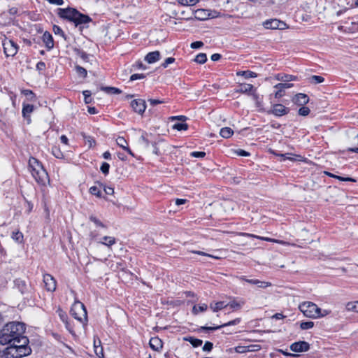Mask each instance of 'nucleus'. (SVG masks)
Masks as SVG:
<instances>
[{"label":"nucleus","instance_id":"nucleus-1","mask_svg":"<svg viewBox=\"0 0 358 358\" xmlns=\"http://www.w3.org/2000/svg\"><path fill=\"white\" fill-rule=\"evenodd\" d=\"M25 324L21 322H10L6 323L0 330V344L9 345L6 348V355L12 358H22L29 355L31 349L29 345V341L24 336Z\"/></svg>","mask_w":358,"mask_h":358},{"label":"nucleus","instance_id":"nucleus-2","mask_svg":"<svg viewBox=\"0 0 358 358\" xmlns=\"http://www.w3.org/2000/svg\"><path fill=\"white\" fill-rule=\"evenodd\" d=\"M29 170L38 185H45L46 182L49 181L46 170L37 159L32 157L29 158Z\"/></svg>","mask_w":358,"mask_h":358},{"label":"nucleus","instance_id":"nucleus-3","mask_svg":"<svg viewBox=\"0 0 358 358\" xmlns=\"http://www.w3.org/2000/svg\"><path fill=\"white\" fill-rule=\"evenodd\" d=\"M71 315L82 324L87 321V313L84 304L78 301L74 302L70 310Z\"/></svg>","mask_w":358,"mask_h":358},{"label":"nucleus","instance_id":"nucleus-4","mask_svg":"<svg viewBox=\"0 0 358 358\" xmlns=\"http://www.w3.org/2000/svg\"><path fill=\"white\" fill-rule=\"evenodd\" d=\"M299 310L303 313L306 317L310 318H319L320 308L310 301H305L299 305Z\"/></svg>","mask_w":358,"mask_h":358},{"label":"nucleus","instance_id":"nucleus-5","mask_svg":"<svg viewBox=\"0 0 358 358\" xmlns=\"http://www.w3.org/2000/svg\"><path fill=\"white\" fill-rule=\"evenodd\" d=\"M77 13L78 10L72 7L66 8H59L57 9V14L60 18L71 22H73Z\"/></svg>","mask_w":358,"mask_h":358},{"label":"nucleus","instance_id":"nucleus-6","mask_svg":"<svg viewBox=\"0 0 358 358\" xmlns=\"http://www.w3.org/2000/svg\"><path fill=\"white\" fill-rule=\"evenodd\" d=\"M3 48L6 56L13 57L18 51L19 46L13 40L5 38L3 41Z\"/></svg>","mask_w":358,"mask_h":358},{"label":"nucleus","instance_id":"nucleus-7","mask_svg":"<svg viewBox=\"0 0 358 358\" xmlns=\"http://www.w3.org/2000/svg\"><path fill=\"white\" fill-rule=\"evenodd\" d=\"M241 322V319L240 318H236L233 320H231L227 323H224L223 324H221V325H218V326H215V327H206V326H202V327H200L199 328H198L197 329V331L199 333H201V332H209L210 331H215V330H217V329H220L222 327H228V326H232V325H236L238 324H239Z\"/></svg>","mask_w":358,"mask_h":358},{"label":"nucleus","instance_id":"nucleus-8","mask_svg":"<svg viewBox=\"0 0 358 358\" xmlns=\"http://www.w3.org/2000/svg\"><path fill=\"white\" fill-rule=\"evenodd\" d=\"M264 27L266 29H285L286 28V23L277 19L267 20L264 22Z\"/></svg>","mask_w":358,"mask_h":358},{"label":"nucleus","instance_id":"nucleus-9","mask_svg":"<svg viewBox=\"0 0 358 358\" xmlns=\"http://www.w3.org/2000/svg\"><path fill=\"white\" fill-rule=\"evenodd\" d=\"M289 108L282 104L275 103L273 105L272 109L268 111V114H272L276 117H281L288 114Z\"/></svg>","mask_w":358,"mask_h":358},{"label":"nucleus","instance_id":"nucleus-10","mask_svg":"<svg viewBox=\"0 0 358 358\" xmlns=\"http://www.w3.org/2000/svg\"><path fill=\"white\" fill-rule=\"evenodd\" d=\"M130 106L133 110L139 115H142L146 108L145 101L141 99H137L131 101Z\"/></svg>","mask_w":358,"mask_h":358},{"label":"nucleus","instance_id":"nucleus-11","mask_svg":"<svg viewBox=\"0 0 358 358\" xmlns=\"http://www.w3.org/2000/svg\"><path fill=\"white\" fill-rule=\"evenodd\" d=\"M43 282L45 289L48 292H54L56 289L57 282L56 280L50 274L43 275Z\"/></svg>","mask_w":358,"mask_h":358},{"label":"nucleus","instance_id":"nucleus-12","mask_svg":"<svg viewBox=\"0 0 358 358\" xmlns=\"http://www.w3.org/2000/svg\"><path fill=\"white\" fill-rule=\"evenodd\" d=\"M92 21V19L89 15L83 14L78 10L73 23L76 27L80 26V28H83V25L88 24Z\"/></svg>","mask_w":358,"mask_h":358},{"label":"nucleus","instance_id":"nucleus-13","mask_svg":"<svg viewBox=\"0 0 358 358\" xmlns=\"http://www.w3.org/2000/svg\"><path fill=\"white\" fill-rule=\"evenodd\" d=\"M292 351L295 352H307L310 349V344L306 341H299L290 345Z\"/></svg>","mask_w":358,"mask_h":358},{"label":"nucleus","instance_id":"nucleus-14","mask_svg":"<svg viewBox=\"0 0 358 358\" xmlns=\"http://www.w3.org/2000/svg\"><path fill=\"white\" fill-rule=\"evenodd\" d=\"M42 40L48 50H50L54 48L53 37L49 31H46L43 33Z\"/></svg>","mask_w":358,"mask_h":358},{"label":"nucleus","instance_id":"nucleus-15","mask_svg":"<svg viewBox=\"0 0 358 358\" xmlns=\"http://www.w3.org/2000/svg\"><path fill=\"white\" fill-rule=\"evenodd\" d=\"M292 101L298 106H304L309 101V98L306 94L299 93L293 97Z\"/></svg>","mask_w":358,"mask_h":358},{"label":"nucleus","instance_id":"nucleus-16","mask_svg":"<svg viewBox=\"0 0 358 358\" xmlns=\"http://www.w3.org/2000/svg\"><path fill=\"white\" fill-rule=\"evenodd\" d=\"M33 110H34L33 105L26 104L24 103H23L22 115L23 117L27 120L28 124L31 123L30 114L33 112Z\"/></svg>","mask_w":358,"mask_h":358},{"label":"nucleus","instance_id":"nucleus-17","mask_svg":"<svg viewBox=\"0 0 358 358\" xmlns=\"http://www.w3.org/2000/svg\"><path fill=\"white\" fill-rule=\"evenodd\" d=\"M161 54L159 51H153L148 52L145 57V61L148 64H153L160 59Z\"/></svg>","mask_w":358,"mask_h":358},{"label":"nucleus","instance_id":"nucleus-18","mask_svg":"<svg viewBox=\"0 0 358 358\" xmlns=\"http://www.w3.org/2000/svg\"><path fill=\"white\" fill-rule=\"evenodd\" d=\"M150 347L155 351H159L163 347L162 340L158 337L151 338L149 342Z\"/></svg>","mask_w":358,"mask_h":358},{"label":"nucleus","instance_id":"nucleus-19","mask_svg":"<svg viewBox=\"0 0 358 358\" xmlns=\"http://www.w3.org/2000/svg\"><path fill=\"white\" fill-rule=\"evenodd\" d=\"M14 284L22 294L28 292L29 287L24 280L17 278L14 280Z\"/></svg>","mask_w":358,"mask_h":358},{"label":"nucleus","instance_id":"nucleus-20","mask_svg":"<svg viewBox=\"0 0 358 358\" xmlns=\"http://www.w3.org/2000/svg\"><path fill=\"white\" fill-rule=\"evenodd\" d=\"M117 144L121 147L124 150L127 152L130 155L134 156L133 152L127 145V142L124 137L119 136L116 139Z\"/></svg>","mask_w":358,"mask_h":358},{"label":"nucleus","instance_id":"nucleus-21","mask_svg":"<svg viewBox=\"0 0 358 358\" xmlns=\"http://www.w3.org/2000/svg\"><path fill=\"white\" fill-rule=\"evenodd\" d=\"M210 16L209 10L205 9H197L194 13V17L199 20H206Z\"/></svg>","mask_w":358,"mask_h":358},{"label":"nucleus","instance_id":"nucleus-22","mask_svg":"<svg viewBox=\"0 0 358 358\" xmlns=\"http://www.w3.org/2000/svg\"><path fill=\"white\" fill-rule=\"evenodd\" d=\"M152 135L151 134H148L146 132H143L141 136L140 137V142L144 145L145 148H148L150 144L152 145Z\"/></svg>","mask_w":358,"mask_h":358},{"label":"nucleus","instance_id":"nucleus-23","mask_svg":"<svg viewBox=\"0 0 358 358\" xmlns=\"http://www.w3.org/2000/svg\"><path fill=\"white\" fill-rule=\"evenodd\" d=\"M73 52L76 54V55L80 57L84 62H90V55L89 54L86 53L83 50L78 48H73Z\"/></svg>","mask_w":358,"mask_h":358},{"label":"nucleus","instance_id":"nucleus-24","mask_svg":"<svg viewBox=\"0 0 358 358\" xmlns=\"http://www.w3.org/2000/svg\"><path fill=\"white\" fill-rule=\"evenodd\" d=\"M184 340L189 342L194 348H198L203 343V341L193 336L185 337Z\"/></svg>","mask_w":358,"mask_h":358},{"label":"nucleus","instance_id":"nucleus-25","mask_svg":"<svg viewBox=\"0 0 358 358\" xmlns=\"http://www.w3.org/2000/svg\"><path fill=\"white\" fill-rule=\"evenodd\" d=\"M234 134V131L230 127H223L220 129V134L224 138L231 137Z\"/></svg>","mask_w":358,"mask_h":358},{"label":"nucleus","instance_id":"nucleus-26","mask_svg":"<svg viewBox=\"0 0 358 358\" xmlns=\"http://www.w3.org/2000/svg\"><path fill=\"white\" fill-rule=\"evenodd\" d=\"M100 89L108 94H119L122 92L119 88L115 87H101Z\"/></svg>","mask_w":358,"mask_h":358},{"label":"nucleus","instance_id":"nucleus-27","mask_svg":"<svg viewBox=\"0 0 358 358\" xmlns=\"http://www.w3.org/2000/svg\"><path fill=\"white\" fill-rule=\"evenodd\" d=\"M227 307L224 301H218L215 303H210V308L214 311L217 312Z\"/></svg>","mask_w":358,"mask_h":358},{"label":"nucleus","instance_id":"nucleus-28","mask_svg":"<svg viewBox=\"0 0 358 358\" xmlns=\"http://www.w3.org/2000/svg\"><path fill=\"white\" fill-rule=\"evenodd\" d=\"M254 89V86L251 84H241L239 86V89L238 92L241 93H248L252 91Z\"/></svg>","mask_w":358,"mask_h":358},{"label":"nucleus","instance_id":"nucleus-29","mask_svg":"<svg viewBox=\"0 0 358 358\" xmlns=\"http://www.w3.org/2000/svg\"><path fill=\"white\" fill-rule=\"evenodd\" d=\"M237 75L242 76L246 79L257 77V74L255 72L250 70L238 72Z\"/></svg>","mask_w":358,"mask_h":358},{"label":"nucleus","instance_id":"nucleus-30","mask_svg":"<svg viewBox=\"0 0 358 358\" xmlns=\"http://www.w3.org/2000/svg\"><path fill=\"white\" fill-rule=\"evenodd\" d=\"M52 154L57 159H63L64 155L59 146L54 145L51 149Z\"/></svg>","mask_w":358,"mask_h":358},{"label":"nucleus","instance_id":"nucleus-31","mask_svg":"<svg viewBox=\"0 0 358 358\" xmlns=\"http://www.w3.org/2000/svg\"><path fill=\"white\" fill-rule=\"evenodd\" d=\"M208 308V306L206 303L199 304V306H194L192 308V313L197 315L199 312L206 311Z\"/></svg>","mask_w":358,"mask_h":358},{"label":"nucleus","instance_id":"nucleus-32","mask_svg":"<svg viewBox=\"0 0 358 358\" xmlns=\"http://www.w3.org/2000/svg\"><path fill=\"white\" fill-rule=\"evenodd\" d=\"M308 80H309L310 83L314 84V85L322 83L324 81V78L322 76H316V75L310 76L308 78Z\"/></svg>","mask_w":358,"mask_h":358},{"label":"nucleus","instance_id":"nucleus-33","mask_svg":"<svg viewBox=\"0 0 358 358\" xmlns=\"http://www.w3.org/2000/svg\"><path fill=\"white\" fill-rule=\"evenodd\" d=\"M82 136L83 137L85 143L86 144H88L90 148H92V146L95 145L96 141L93 137L86 135L85 134H83Z\"/></svg>","mask_w":358,"mask_h":358},{"label":"nucleus","instance_id":"nucleus-34","mask_svg":"<svg viewBox=\"0 0 358 358\" xmlns=\"http://www.w3.org/2000/svg\"><path fill=\"white\" fill-rule=\"evenodd\" d=\"M194 60L198 64H203L207 61V55L206 53H199L196 56Z\"/></svg>","mask_w":358,"mask_h":358},{"label":"nucleus","instance_id":"nucleus-35","mask_svg":"<svg viewBox=\"0 0 358 358\" xmlns=\"http://www.w3.org/2000/svg\"><path fill=\"white\" fill-rule=\"evenodd\" d=\"M11 236L17 243H21L23 241V234L19 231H13Z\"/></svg>","mask_w":358,"mask_h":358},{"label":"nucleus","instance_id":"nucleus-36","mask_svg":"<svg viewBox=\"0 0 358 358\" xmlns=\"http://www.w3.org/2000/svg\"><path fill=\"white\" fill-rule=\"evenodd\" d=\"M346 309L348 311H354L358 313V301L355 302H348L346 305Z\"/></svg>","mask_w":358,"mask_h":358},{"label":"nucleus","instance_id":"nucleus-37","mask_svg":"<svg viewBox=\"0 0 358 358\" xmlns=\"http://www.w3.org/2000/svg\"><path fill=\"white\" fill-rule=\"evenodd\" d=\"M172 127L178 131H185L188 129L189 126L185 122H181L174 124Z\"/></svg>","mask_w":358,"mask_h":358},{"label":"nucleus","instance_id":"nucleus-38","mask_svg":"<svg viewBox=\"0 0 358 358\" xmlns=\"http://www.w3.org/2000/svg\"><path fill=\"white\" fill-rule=\"evenodd\" d=\"M92 92L90 90H84L83 94L84 95V101L86 104L91 103L92 102V98L91 97Z\"/></svg>","mask_w":358,"mask_h":358},{"label":"nucleus","instance_id":"nucleus-39","mask_svg":"<svg viewBox=\"0 0 358 358\" xmlns=\"http://www.w3.org/2000/svg\"><path fill=\"white\" fill-rule=\"evenodd\" d=\"M103 239L104 241L101 242V243L107 246H111L116 242L115 238L111 236H104Z\"/></svg>","mask_w":358,"mask_h":358},{"label":"nucleus","instance_id":"nucleus-40","mask_svg":"<svg viewBox=\"0 0 358 358\" xmlns=\"http://www.w3.org/2000/svg\"><path fill=\"white\" fill-rule=\"evenodd\" d=\"M76 73L82 78H85L87 77V70L79 66V65H77L76 66Z\"/></svg>","mask_w":358,"mask_h":358},{"label":"nucleus","instance_id":"nucleus-41","mask_svg":"<svg viewBox=\"0 0 358 358\" xmlns=\"http://www.w3.org/2000/svg\"><path fill=\"white\" fill-rule=\"evenodd\" d=\"M89 192L98 198H101L102 196L101 190L96 186L91 187L89 189Z\"/></svg>","mask_w":358,"mask_h":358},{"label":"nucleus","instance_id":"nucleus-42","mask_svg":"<svg viewBox=\"0 0 358 358\" xmlns=\"http://www.w3.org/2000/svg\"><path fill=\"white\" fill-rule=\"evenodd\" d=\"M59 315V317L62 320V321L64 323H65L66 327L69 329V331H71V329L70 328V325H69V322H68V315L65 313H64L62 311H61V313Z\"/></svg>","mask_w":358,"mask_h":358},{"label":"nucleus","instance_id":"nucleus-43","mask_svg":"<svg viewBox=\"0 0 358 358\" xmlns=\"http://www.w3.org/2000/svg\"><path fill=\"white\" fill-rule=\"evenodd\" d=\"M314 327V322L312 321H308V322H302L300 324V327L303 330H307L313 328Z\"/></svg>","mask_w":358,"mask_h":358},{"label":"nucleus","instance_id":"nucleus-44","mask_svg":"<svg viewBox=\"0 0 358 358\" xmlns=\"http://www.w3.org/2000/svg\"><path fill=\"white\" fill-rule=\"evenodd\" d=\"M52 30H53V32L55 33V34L60 35L64 39H66V35H65L64 31L62 30V29L59 26L54 25L52 27Z\"/></svg>","mask_w":358,"mask_h":358},{"label":"nucleus","instance_id":"nucleus-45","mask_svg":"<svg viewBox=\"0 0 358 358\" xmlns=\"http://www.w3.org/2000/svg\"><path fill=\"white\" fill-rule=\"evenodd\" d=\"M97 184L101 187L103 188V190L106 194L112 195L114 194V189L111 187H106L105 185H103L102 182H96Z\"/></svg>","mask_w":358,"mask_h":358},{"label":"nucleus","instance_id":"nucleus-46","mask_svg":"<svg viewBox=\"0 0 358 358\" xmlns=\"http://www.w3.org/2000/svg\"><path fill=\"white\" fill-rule=\"evenodd\" d=\"M90 220L94 222L96 227L106 228V225L94 215L90 216Z\"/></svg>","mask_w":358,"mask_h":358},{"label":"nucleus","instance_id":"nucleus-47","mask_svg":"<svg viewBox=\"0 0 358 358\" xmlns=\"http://www.w3.org/2000/svg\"><path fill=\"white\" fill-rule=\"evenodd\" d=\"M296 76L293 75H289V74H284L281 76V81L282 82H289L292 80H296Z\"/></svg>","mask_w":358,"mask_h":358},{"label":"nucleus","instance_id":"nucleus-48","mask_svg":"<svg viewBox=\"0 0 358 358\" xmlns=\"http://www.w3.org/2000/svg\"><path fill=\"white\" fill-rule=\"evenodd\" d=\"M110 164L107 162H103L100 167V170L103 174L107 176L109 173Z\"/></svg>","mask_w":358,"mask_h":358},{"label":"nucleus","instance_id":"nucleus-49","mask_svg":"<svg viewBox=\"0 0 358 358\" xmlns=\"http://www.w3.org/2000/svg\"><path fill=\"white\" fill-rule=\"evenodd\" d=\"M199 0H178V3L182 6H194Z\"/></svg>","mask_w":358,"mask_h":358},{"label":"nucleus","instance_id":"nucleus-50","mask_svg":"<svg viewBox=\"0 0 358 358\" xmlns=\"http://www.w3.org/2000/svg\"><path fill=\"white\" fill-rule=\"evenodd\" d=\"M22 93L28 97L30 101H35L36 95L35 94L30 90H24L22 91Z\"/></svg>","mask_w":358,"mask_h":358},{"label":"nucleus","instance_id":"nucleus-51","mask_svg":"<svg viewBox=\"0 0 358 358\" xmlns=\"http://www.w3.org/2000/svg\"><path fill=\"white\" fill-rule=\"evenodd\" d=\"M302 107H301L299 109V111H298V113L299 115H301V116H306L308 115L309 113H310V109L308 108V107H306V106H301Z\"/></svg>","mask_w":358,"mask_h":358},{"label":"nucleus","instance_id":"nucleus-52","mask_svg":"<svg viewBox=\"0 0 358 358\" xmlns=\"http://www.w3.org/2000/svg\"><path fill=\"white\" fill-rule=\"evenodd\" d=\"M213 343L210 341H206L202 348V350L204 352H210L213 350Z\"/></svg>","mask_w":358,"mask_h":358},{"label":"nucleus","instance_id":"nucleus-53","mask_svg":"<svg viewBox=\"0 0 358 358\" xmlns=\"http://www.w3.org/2000/svg\"><path fill=\"white\" fill-rule=\"evenodd\" d=\"M273 154H274L276 156H278V157H280L281 158H282V160H287V159H289L290 161H295L296 159L293 158V157H289L288 155H289L290 154L289 153H285V154H278L275 152H272Z\"/></svg>","mask_w":358,"mask_h":358},{"label":"nucleus","instance_id":"nucleus-54","mask_svg":"<svg viewBox=\"0 0 358 358\" xmlns=\"http://www.w3.org/2000/svg\"><path fill=\"white\" fill-rule=\"evenodd\" d=\"M206 155V152L202 151H194L190 153L191 157L196 158H203Z\"/></svg>","mask_w":358,"mask_h":358},{"label":"nucleus","instance_id":"nucleus-55","mask_svg":"<svg viewBox=\"0 0 358 358\" xmlns=\"http://www.w3.org/2000/svg\"><path fill=\"white\" fill-rule=\"evenodd\" d=\"M287 82L285 83H278L274 86L275 88H281V89H288L293 87V84L292 83H287Z\"/></svg>","mask_w":358,"mask_h":358},{"label":"nucleus","instance_id":"nucleus-56","mask_svg":"<svg viewBox=\"0 0 358 358\" xmlns=\"http://www.w3.org/2000/svg\"><path fill=\"white\" fill-rule=\"evenodd\" d=\"M227 306H229L231 308L236 310L238 309L241 307V304L236 301H231L228 304H226Z\"/></svg>","mask_w":358,"mask_h":358},{"label":"nucleus","instance_id":"nucleus-57","mask_svg":"<svg viewBox=\"0 0 358 358\" xmlns=\"http://www.w3.org/2000/svg\"><path fill=\"white\" fill-rule=\"evenodd\" d=\"M234 351L237 353H245L248 352V346L244 345H238L234 348Z\"/></svg>","mask_w":358,"mask_h":358},{"label":"nucleus","instance_id":"nucleus-58","mask_svg":"<svg viewBox=\"0 0 358 358\" xmlns=\"http://www.w3.org/2000/svg\"><path fill=\"white\" fill-rule=\"evenodd\" d=\"M145 78V75L143 73H134L130 76L129 80L134 81L138 79H143Z\"/></svg>","mask_w":358,"mask_h":358},{"label":"nucleus","instance_id":"nucleus-59","mask_svg":"<svg viewBox=\"0 0 358 358\" xmlns=\"http://www.w3.org/2000/svg\"><path fill=\"white\" fill-rule=\"evenodd\" d=\"M174 62H175V58H173V57H168L162 64V66L163 68H166L169 64L173 63Z\"/></svg>","mask_w":358,"mask_h":358},{"label":"nucleus","instance_id":"nucleus-60","mask_svg":"<svg viewBox=\"0 0 358 358\" xmlns=\"http://www.w3.org/2000/svg\"><path fill=\"white\" fill-rule=\"evenodd\" d=\"M203 46V43L202 41H194L191 43L190 47L192 49H199Z\"/></svg>","mask_w":358,"mask_h":358},{"label":"nucleus","instance_id":"nucleus-61","mask_svg":"<svg viewBox=\"0 0 358 358\" xmlns=\"http://www.w3.org/2000/svg\"><path fill=\"white\" fill-rule=\"evenodd\" d=\"M247 346H248V352H257L261 349V347L259 345H247Z\"/></svg>","mask_w":358,"mask_h":358},{"label":"nucleus","instance_id":"nucleus-62","mask_svg":"<svg viewBox=\"0 0 358 358\" xmlns=\"http://www.w3.org/2000/svg\"><path fill=\"white\" fill-rule=\"evenodd\" d=\"M36 70L38 71L39 72H41V71H44L45 69V62H43L42 61L38 62L36 64Z\"/></svg>","mask_w":358,"mask_h":358},{"label":"nucleus","instance_id":"nucleus-63","mask_svg":"<svg viewBox=\"0 0 358 358\" xmlns=\"http://www.w3.org/2000/svg\"><path fill=\"white\" fill-rule=\"evenodd\" d=\"M149 103L152 106H155L157 104L163 103L164 101L163 100L156 99H148Z\"/></svg>","mask_w":358,"mask_h":358},{"label":"nucleus","instance_id":"nucleus-64","mask_svg":"<svg viewBox=\"0 0 358 358\" xmlns=\"http://www.w3.org/2000/svg\"><path fill=\"white\" fill-rule=\"evenodd\" d=\"M171 120H180L182 122H185L187 120V117L185 115H177V116H173L171 117Z\"/></svg>","mask_w":358,"mask_h":358}]
</instances>
